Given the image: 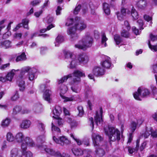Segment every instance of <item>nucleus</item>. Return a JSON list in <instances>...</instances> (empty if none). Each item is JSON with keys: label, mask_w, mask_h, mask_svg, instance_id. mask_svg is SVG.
<instances>
[{"label": "nucleus", "mask_w": 157, "mask_h": 157, "mask_svg": "<svg viewBox=\"0 0 157 157\" xmlns=\"http://www.w3.org/2000/svg\"><path fill=\"white\" fill-rule=\"evenodd\" d=\"M103 9L105 14L107 15H109L110 13V10L109 5L106 3H104L103 4Z\"/></svg>", "instance_id": "obj_30"}, {"label": "nucleus", "mask_w": 157, "mask_h": 157, "mask_svg": "<svg viewBox=\"0 0 157 157\" xmlns=\"http://www.w3.org/2000/svg\"><path fill=\"white\" fill-rule=\"evenodd\" d=\"M142 97L143 98L149 95L150 93V92L147 89H144L143 90H142Z\"/></svg>", "instance_id": "obj_50"}, {"label": "nucleus", "mask_w": 157, "mask_h": 157, "mask_svg": "<svg viewBox=\"0 0 157 157\" xmlns=\"http://www.w3.org/2000/svg\"><path fill=\"white\" fill-rule=\"evenodd\" d=\"M151 89L152 90V92L153 95H155L157 94V89L155 86H152L151 87Z\"/></svg>", "instance_id": "obj_62"}, {"label": "nucleus", "mask_w": 157, "mask_h": 157, "mask_svg": "<svg viewBox=\"0 0 157 157\" xmlns=\"http://www.w3.org/2000/svg\"><path fill=\"white\" fill-rule=\"evenodd\" d=\"M103 113L102 108L101 107L100 108V116L98 112V111L96 112V114L94 117V118L95 123L97 125H98V124H100L103 121Z\"/></svg>", "instance_id": "obj_10"}, {"label": "nucleus", "mask_w": 157, "mask_h": 157, "mask_svg": "<svg viewBox=\"0 0 157 157\" xmlns=\"http://www.w3.org/2000/svg\"><path fill=\"white\" fill-rule=\"evenodd\" d=\"M63 53L64 56L66 58H70L72 59L73 57H75V56L72 52H71L69 51H64Z\"/></svg>", "instance_id": "obj_37"}, {"label": "nucleus", "mask_w": 157, "mask_h": 157, "mask_svg": "<svg viewBox=\"0 0 157 157\" xmlns=\"http://www.w3.org/2000/svg\"><path fill=\"white\" fill-rule=\"evenodd\" d=\"M21 110L22 107L21 106L19 105H16L13 109L12 113L14 115H16L19 113Z\"/></svg>", "instance_id": "obj_27"}, {"label": "nucleus", "mask_w": 157, "mask_h": 157, "mask_svg": "<svg viewBox=\"0 0 157 157\" xmlns=\"http://www.w3.org/2000/svg\"><path fill=\"white\" fill-rule=\"evenodd\" d=\"M49 90H46L44 92L43 97L44 100L50 103V94L49 93Z\"/></svg>", "instance_id": "obj_34"}, {"label": "nucleus", "mask_w": 157, "mask_h": 157, "mask_svg": "<svg viewBox=\"0 0 157 157\" xmlns=\"http://www.w3.org/2000/svg\"><path fill=\"white\" fill-rule=\"evenodd\" d=\"M149 48L151 50L156 52L157 51V45H152L150 43V40L148 41V43Z\"/></svg>", "instance_id": "obj_47"}, {"label": "nucleus", "mask_w": 157, "mask_h": 157, "mask_svg": "<svg viewBox=\"0 0 157 157\" xmlns=\"http://www.w3.org/2000/svg\"><path fill=\"white\" fill-rule=\"evenodd\" d=\"M141 121V123L140 124H141L143 123V122L141 121V120H139L137 121V123H136L134 121H132L130 124L131 128V131L132 133H133L135 131V130L136 129L137 125L139 123V121Z\"/></svg>", "instance_id": "obj_32"}, {"label": "nucleus", "mask_w": 157, "mask_h": 157, "mask_svg": "<svg viewBox=\"0 0 157 157\" xmlns=\"http://www.w3.org/2000/svg\"><path fill=\"white\" fill-rule=\"evenodd\" d=\"M121 36L122 37L128 38L129 37L130 34L129 31L123 29L121 33Z\"/></svg>", "instance_id": "obj_36"}, {"label": "nucleus", "mask_w": 157, "mask_h": 157, "mask_svg": "<svg viewBox=\"0 0 157 157\" xmlns=\"http://www.w3.org/2000/svg\"><path fill=\"white\" fill-rule=\"evenodd\" d=\"M70 136L76 142L77 144L78 145L80 146L82 144V141L79 139L75 137L73 134H71Z\"/></svg>", "instance_id": "obj_40"}, {"label": "nucleus", "mask_w": 157, "mask_h": 157, "mask_svg": "<svg viewBox=\"0 0 157 157\" xmlns=\"http://www.w3.org/2000/svg\"><path fill=\"white\" fill-rule=\"evenodd\" d=\"M15 70L12 69L9 73H8L6 76V79L9 81H11L12 80L13 77L15 75L14 72Z\"/></svg>", "instance_id": "obj_31"}, {"label": "nucleus", "mask_w": 157, "mask_h": 157, "mask_svg": "<svg viewBox=\"0 0 157 157\" xmlns=\"http://www.w3.org/2000/svg\"><path fill=\"white\" fill-rule=\"evenodd\" d=\"M137 23L138 24L140 28L139 29L140 30H142L144 29V28L143 27V26L144 25V23L143 21L141 19H139L137 21Z\"/></svg>", "instance_id": "obj_51"}, {"label": "nucleus", "mask_w": 157, "mask_h": 157, "mask_svg": "<svg viewBox=\"0 0 157 157\" xmlns=\"http://www.w3.org/2000/svg\"><path fill=\"white\" fill-rule=\"evenodd\" d=\"M29 72L28 76L29 79L32 81L36 79L37 76L36 75V70L35 68H31L29 67H25L24 70H22L21 72V75H24L25 72Z\"/></svg>", "instance_id": "obj_5"}, {"label": "nucleus", "mask_w": 157, "mask_h": 157, "mask_svg": "<svg viewBox=\"0 0 157 157\" xmlns=\"http://www.w3.org/2000/svg\"><path fill=\"white\" fill-rule=\"evenodd\" d=\"M102 67L106 69H109L111 65V61L109 59L105 60L101 63Z\"/></svg>", "instance_id": "obj_21"}, {"label": "nucleus", "mask_w": 157, "mask_h": 157, "mask_svg": "<svg viewBox=\"0 0 157 157\" xmlns=\"http://www.w3.org/2000/svg\"><path fill=\"white\" fill-rule=\"evenodd\" d=\"M146 0H139L136 3V6L138 9L144 10L147 6Z\"/></svg>", "instance_id": "obj_12"}, {"label": "nucleus", "mask_w": 157, "mask_h": 157, "mask_svg": "<svg viewBox=\"0 0 157 157\" xmlns=\"http://www.w3.org/2000/svg\"><path fill=\"white\" fill-rule=\"evenodd\" d=\"M29 20L27 18H25L22 19L21 23L24 28L26 29L27 30L29 29Z\"/></svg>", "instance_id": "obj_28"}, {"label": "nucleus", "mask_w": 157, "mask_h": 157, "mask_svg": "<svg viewBox=\"0 0 157 157\" xmlns=\"http://www.w3.org/2000/svg\"><path fill=\"white\" fill-rule=\"evenodd\" d=\"M131 15L134 19L136 20L138 19L139 16L138 14L137 11L133 7H132L131 11Z\"/></svg>", "instance_id": "obj_35"}, {"label": "nucleus", "mask_w": 157, "mask_h": 157, "mask_svg": "<svg viewBox=\"0 0 157 157\" xmlns=\"http://www.w3.org/2000/svg\"><path fill=\"white\" fill-rule=\"evenodd\" d=\"M127 148L128 149V153L130 154H132L134 152L137 153L139 150V149L136 148V147L134 148L132 147L128 146Z\"/></svg>", "instance_id": "obj_39"}, {"label": "nucleus", "mask_w": 157, "mask_h": 157, "mask_svg": "<svg viewBox=\"0 0 157 157\" xmlns=\"http://www.w3.org/2000/svg\"><path fill=\"white\" fill-rule=\"evenodd\" d=\"M53 112L54 115L53 116V117L55 119H58L59 117L62 113L61 107L59 105L56 106L55 107V109L53 110Z\"/></svg>", "instance_id": "obj_14"}, {"label": "nucleus", "mask_w": 157, "mask_h": 157, "mask_svg": "<svg viewBox=\"0 0 157 157\" xmlns=\"http://www.w3.org/2000/svg\"><path fill=\"white\" fill-rule=\"evenodd\" d=\"M75 47L76 48H77L79 49H82L83 50H85L86 48L83 44H82V45H81L79 44H75Z\"/></svg>", "instance_id": "obj_55"}, {"label": "nucleus", "mask_w": 157, "mask_h": 157, "mask_svg": "<svg viewBox=\"0 0 157 157\" xmlns=\"http://www.w3.org/2000/svg\"><path fill=\"white\" fill-rule=\"evenodd\" d=\"M74 83V82L72 83V86L71 87V89L72 90L73 92L76 93H78V86L76 84L75 85V83Z\"/></svg>", "instance_id": "obj_45"}, {"label": "nucleus", "mask_w": 157, "mask_h": 157, "mask_svg": "<svg viewBox=\"0 0 157 157\" xmlns=\"http://www.w3.org/2000/svg\"><path fill=\"white\" fill-rule=\"evenodd\" d=\"M31 124V122L29 120H24L22 121V123L20 124L21 128L24 129H27L29 128Z\"/></svg>", "instance_id": "obj_20"}, {"label": "nucleus", "mask_w": 157, "mask_h": 157, "mask_svg": "<svg viewBox=\"0 0 157 157\" xmlns=\"http://www.w3.org/2000/svg\"><path fill=\"white\" fill-rule=\"evenodd\" d=\"M77 64V62L76 59H72L70 63V68H75Z\"/></svg>", "instance_id": "obj_43"}, {"label": "nucleus", "mask_w": 157, "mask_h": 157, "mask_svg": "<svg viewBox=\"0 0 157 157\" xmlns=\"http://www.w3.org/2000/svg\"><path fill=\"white\" fill-rule=\"evenodd\" d=\"M11 42L9 40H5L1 41L0 40V48H4L5 49L11 47Z\"/></svg>", "instance_id": "obj_17"}, {"label": "nucleus", "mask_w": 157, "mask_h": 157, "mask_svg": "<svg viewBox=\"0 0 157 157\" xmlns=\"http://www.w3.org/2000/svg\"><path fill=\"white\" fill-rule=\"evenodd\" d=\"M74 77L76 78L73 79V81L74 83H78L81 81V77H85V75L84 73L79 70H75L73 72Z\"/></svg>", "instance_id": "obj_9"}, {"label": "nucleus", "mask_w": 157, "mask_h": 157, "mask_svg": "<svg viewBox=\"0 0 157 157\" xmlns=\"http://www.w3.org/2000/svg\"><path fill=\"white\" fill-rule=\"evenodd\" d=\"M10 64V63H9L2 64L0 67V69L2 70H4L6 68L9 67Z\"/></svg>", "instance_id": "obj_52"}, {"label": "nucleus", "mask_w": 157, "mask_h": 157, "mask_svg": "<svg viewBox=\"0 0 157 157\" xmlns=\"http://www.w3.org/2000/svg\"><path fill=\"white\" fill-rule=\"evenodd\" d=\"M27 59L26 55L25 52H23L20 55L18 56L16 59V61L18 62L21 61H25Z\"/></svg>", "instance_id": "obj_29"}, {"label": "nucleus", "mask_w": 157, "mask_h": 157, "mask_svg": "<svg viewBox=\"0 0 157 157\" xmlns=\"http://www.w3.org/2000/svg\"><path fill=\"white\" fill-rule=\"evenodd\" d=\"M64 40L63 37L61 36H58L56 38V41L58 43H61Z\"/></svg>", "instance_id": "obj_54"}, {"label": "nucleus", "mask_w": 157, "mask_h": 157, "mask_svg": "<svg viewBox=\"0 0 157 157\" xmlns=\"http://www.w3.org/2000/svg\"><path fill=\"white\" fill-rule=\"evenodd\" d=\"M22 76L19 77L17 81V83L18 84V86L19 87V90L20 91H23L25 88V82L22 79Z\"/></svg>", "instance_id": "obj_16"}, {"label": "nucleus", "mask_w": 157, "mask_h": 157, "mask_svg": "<svg viewBox=\"0 0 157 157\" xmlns=\"http://www.w3.org/2000/svg\"><path fill=\"white\" fill-rule=\"evenodd\" d=\"M67 121L70 124L71 128L76 127L78 125V122L76 121L72 120L70 117H67Z\"/></svg>", "instance_id": "obj_23"}, {"label": "nucleus", "mask_w": 157, "mask_h": 157, "mask_svg": "<svg viewBox=\"0 0 157 157\" xmlns=\"http://www.w3.org/2000/svg\"><path fill=\"white\" fill-rule=\"evenodd\" d=\"M27 145L25 143H24L23 142H22L21 145V152L22 155H25V152H26V150L27 149Z\"/></svg>", "instance_id": "obj_44"}, {"label": "nucleus", "mask_w": 157, "mask_h": 157, "mask_svg": "<svg viewBox=\"0 0 157 157\" xmlns=\"http://www.w3.org/2000/svg\"><path fill=\"white\" fill-rule=\"evenodd\" d=\"M108 40L107 38H106L105 35V33H103L102 35V39H101V44L105 43L104 46L106 47V41Z\"/></svg>", "instance_id": "obj_49"}, {"label": "nucleus", "mask_w": 157, "mask_h": 157, "mask_svg": "<svg viewBox=\"0 0 157 157\" xmlns=\"http://www.w3.org/2000/svg\"><path fill=\"white\" fill-rule=\"evenodd\" d=\"M38 126L41 131H43L45 129L44 125L42 123H39Z\"/></svg>", "instance_id": "obj_61"}, {"label": "nucleus", "mask_w": 157, "mask_h": 157, "mask_svg": "<svg viewBox=\"0 0 157 157\" xmlns=\"http://www.w3.org/2000/svg\"><path fill=\"white\" fill-rule=\"evenodd\" d=\"M104 130L105 134L108 136L110 142L120 140V132L117 129L113 127H109L108 130L104 128Z\"/></svg>", "instance_id": "obj_2"}, {"label": "nucleus", "mask_w": 157, "mask_h": 157, "mask_svg": "<svg viewBox=\"0 0 157 157\" xmlns=\"http://www.w3.org/2000/svg\"><path fill=\"white\" fill-rule=\"evenodd\" d=\"M52 131H56L59 133L61 132L60 129L59 128L54 125L53 123H52Z\"/></svg>", "instance_id": "obj_53"}, {"label": "nucleus", "mask_w": 157, "mask_h": 157, "mask_svg": "<svg viewBox=\"0 0 157 157\" xmlns=\"http://www.w3.org/2000/svg\"><path fill=\"white\" fill-rule=\"evenodd\" d=\"M93 41V38L90 35H86L82 40V44L84 45L86 48L91 47Z\"/></svg>", "instance_id": "obj_6"}, {"label": "nucleus", "mask_w": 157, "mask_h": 157, "mask_svg": "<svg viewBox=\"0 0 157 157\" xmlns=\"http://www.w3.org/2000/svg\"><path fill=\"white\" fill-rule=\"evenodd\" d=\"M19 98V96L18 93L17 92L11 98V100L13 101H16Z\"/></svg>", "instance_id": "obj_63"}, {"label": "nucleus", "mask_w": 157, "mask_h": 157, "mask_svg": "<svg viewBox=\"0 0 157 157\" xmlns=\"http://www.w3.org/2000/svg\"><path fill=\"white\" fill-rule=\"evenodd\" d=\"M24 136L22 132H18L15 136V140L18 143H22L23 142Z\"/></svg>", "instance_id": "obj_25"}, {"label": "nucleus", "mask_w": 157, "mask_h": 157, "mask_svg": "<svg viewBox=\"0 0 157 157\" xmlns=\"http://www.w3.org/2000/svg\"><path fill=\"white\" fill-rule=\"evenodd\" d=\"M114 40L117 45H119L122 41V39L118 34H115L114 36Z\"/></svg>", "instance_id": "obj_33"}, {"label": "nucleus", "mask_w": 157, "mask_h": 157, "mask_svg": "<svg viewBox=\"0 0 157 157\" xmlns=\"http://www.w3.org/2000/svg\"><path fill=\"white\" fill-rule=\"evenodd\" d=\"M10 120L8 118H6L4 120L2 121L1 125L3 127H5L8 126L10 122Z\"/></svg>", "instance_id": "obj_42"}, {"label": "nucleus", "mask_w": 157, "mask_h": 157, "mask_svg": "<svg viewBox=\"0 0 157 157\" xmlns=\"http://www.w3.org/2000/svg\"><path fill=\"white\" fill-rule=\"evenodd\" d=\"M71 77L72 75L70 74L64 76L60 79L58 81V85H60L61 84H62L61 86L59 88V89L61 92V93L60 94V95L61 98L64 100V102L73 101L74 99V96H72L70 97H68L63 96L61 94V93L63 94L65 93L68 90L67 86L65 85L62 84L64 82L66 81L69 78H71Z\"/></svg>", "instance_id": "obj_1"}, {"label": "nucleus", "mask_w": 157, "mask_h": 157, "mask_svg": "<svg viewBox=\"0 0 157 157\" xmlns=\"http://www.w3.org/2000/svg\"><path fill=\"white\" fill-rule=\"evenodd\" d=\"M79 17H76L75 18V21L72 18H68L67 22L65 24V25L69 26L75 23V26L77 30L82 31L86 29V24L83 21H80Z\"/></svg>", "instance_id": "obj_3"}, {"label": "nucleus", "mask_w": 157, "mask_h": 157, "mask_svg": "<svg viewBox=\"0 0 157 157\" xmlns=\"http://www.w3.org/2000/svg\"><path fill=\"white\" fill-rule=\"evenodd\" d=\"M71 143V141L66 138L65 136L59 137V144L62 146L67 145Z\"/></svg>", "instance_id": "obj_15"}, {"label": "nucleus", "mask_w": 157, "mask_h": 157, "mask_svg": "<svg viewBox=\"0 0 157 157\" xmlns=\"http://www.w3.org/2000/svg\"><path fill=\"white\" fill-rule=\"evenodd\" d=\"M105 72V70L99 66L94 67L92 70L93 74L96 77H99L104 75Z\"/></svg>", "instance_id": "obj_8"}, {"label": "nucleus", "mask_w": 157, "mask_h": 157, "mask_svg": "<svg viewBox=\"0 0 157 157\" xmlns=\"http://www.w3.org/2000/svg\"><path fill=\"white\" fill-rule=\"evenodd\" d=\"M7 140L9 142H12L14 140V137L10 132H8L6 135Z\"/></svg>", "instance_id": "obj_41"}, {"label": "nucleus", "mask_w": 157, "mask_h": 157, "mask_svg": "<svg viewBox=\"0 0 157 157\" xmlns=\"http://www.w3.org/2000/svg\"><path fill=\"white\" fill-rule=\"evenodd\" d=\"M76 30H77L75 26L69 27L67 30L68 34L69 35L71 38L73 40H75L78 37V34L76 33Z\"/></svg>", "instance_id": "obj_11"}, {"label": "nucleus", "mask_w": 157, "mask_h": 157, "mask_svg": "<svg viewBox=\"0 0 157 157\" xmlns=\"http://www.w3.org/2000/svg\"><path fill=\"white\" fill-rule=\"evenodd\" d=\"M116 14L118 19L121 21H123L124 19V17L125 16L123 15L119 11L117 12Z\"/></svg>", "instance_id": "obj_46"}, {"label": "nucleus", "mask_w": 157, "mask_h": 157, "mask_svg": "<svg viewBox=\"0 0 157 157\" xmlns=\"http://www.w3.org/2000/svg\"><path fill=\"white\" fill-rule=\"evenodd\" d=\"M142 93V90L139 87L137 91L135 92L133 94V96L134 98L136 100L138 101H141L142 100L140 98V96L141 95Z\"/></svg>", "instance_id": "obj_19"}, {"label": "nucleus", "mask_w": 157, "mask_h": 157, "mask_svg": "<svg viewBox=\"0 0 157 157\" xmlns=\"http://www.w3.org/2000/svg\"><path fill=\"white\" fill-rule=\"evenodd\" d=\"M144 19L147 22H149L150 21H152V17L145 14L144 16Z\"/></svg>", "instance_id": "obj_57"}, {"label": "nucleus", "mask_w": 157, "mask_h": 157, "mask_svg": "<svg viewBox=\"0 0 157 157\" xmlns=\"http://www.w3.org/2000/svg\"><path fill=\"white\" fill-rule=\"evenodd\" d=\"M96 148L95 151L96 155L99 157H102L105 154V151L102 148H97L98 147L96 146Z\"/></svg>", "instance_id": "obj_26"}, {"label": "nucleus", "mask_w": 157, "mask_h": 157, "mask_svg": "<svg viewBox=\"0 0 157 157\" xmlns=\"http://www.w3.org/2000/svg\"><path fill=\"white\" fill-rule=\"evenodd\" d=\"M132 30L133 32L136 34L137 35L139 34V29L136 28L135 26H133L132 28Z\"/></svg>", "instance_id": "obj_60"}, {"label": "nucleus", "mask_w": 157, "mask_h": 157, "mask_svg": "<svg viewBox=\"0 0 157 157\" xmlns=\"http://www.w3.org/2000/svg\"><path fill=\"white\" fill-rule=\"evenodd\" d=\"M146 145V142H144L142 144L141 146L140 147V151H142L144 150L145 148Z\"/></svg>", "instance_id": "obj_59"}, {"label": "nucleus", "mask_w": 157, "mask_h": 157, "mask_svg": "<svg viewBox=\"0 0 157 157\" xmlns=\"http://www.w3.org/2000/svg\"><path fill=\"white\" fill-rule=\"evenodd\" d=\"M81 7V5L80 4H78L77 6L74 10L73 11L74 14L75 15L77 14L80 10Z\"/></svg>", "instance_id": "obj_48"}, {"label": "nucleus", "mask_w": 157, "mask_h": 157, "mask_svg": "<svg viewBox=\"0 0 157 157\" xmlns=\"http://www.w3.org/2000/svg\"><path fill=\"white\" fill-rule=\"evenodd\" d=\"M77 109L78 111V115L80 117H82L84 113L83 107L80 105L78 106L77 107Z\"/></svg>", "instance_id": "obj_38"}, {"label": "nucleus", "mask_w": 157, "mask_h": 157, "mask_svg": "<svg viewBox=\"0 0 157 157\" xmlns=\"http://www.w3.org/2000/svg\"><path fill=\"white\" fill-rule=\"evenodd\" d=\"M25 143L28 146L30 147H34L35 145L34 142L33 140L29 137H26L24 140Z\"/></svg>", "instance_id": "obj_24"}, {"label": "nucleus", "mask_w": 157, "mask_h": 157, "mask_svg": "<svg viewBox=\"0 0 157 157\" xmlns=\"http://www.w3.org/2000/svg\"><path fill=\"white\" fill-rule=\"evenodd\" d=\"M71 151L75 156H81L83 155V150L79 148H73L72 149Z\"/></svg>", "instance_id": "obj_18"}, {"label": "nucleus", "mask_w": 157, "mask_h": 157, "mask_svg": "<svg viewBox=\"0 0 157 157\" xmlns=\"http://www.w3.org/2000/svg\"><path fill=\"white\" fill-rule=\"evenodd\" d=\"M37 141L41 144L37 145L38 148L40 149H44L46 152L51 155H54L56 157H62L61 154L58 151L55 152L53 149L48 147H45L46 146L43 144L44 143V139L41 136L37 138Z\"/></svg>", "instance_id": "obj_4"}, {"label": "nucleus", "mask_w": 157, "mask_h": 157, "mask_svg": "<svg viewBox=\"0 0 157 157\" xmlns=\"http://www.w3.org/2000/svg\"><path fill=\"white\" fill-rule=\"evenodd\" d=\"M92 137L94 146L95 147L99 146L100 143L103 140V138L98 133H92Z\"/></svg>", "instance_id": "obj_7"}, {"label": "nucleus", "mask_w": 157, "mask_h": 157, "mask_svg": "<svg viewBox=\"0 0 157 157\" xmlns=\"http://www.w3.org/2000/svg\"><path fill=\"white\" fill-rule=\"evenodd\" d=\"M40 2L37 0H34L30 2V4L33 6H34L38 5Z\"/></svg>", "instance_id": "obj_56"}, {"label": "nucleus", "mask_w": 157, "mask_h": 157, "mask_svg": "<svg viewBox=\"0 0 157 157\" xmlns=\"http://www.w3.org/2000/svg\"><path fill=\"white\" fill-rule=\"evenodd\" d=\"M151 136L154 138L157 137V130L153 131H152L151 130Z\"/></svg>", "instance_id": "obj_64"}, {"label": "nucleus", "mask_w": 157, "mask_h": 157, "mask_svg": "<svg viewBox=\"0 0 157 157\" xmlns=\"http://www.w3.org/2000/svg\"><path fill=\"white\" fill-rule=\"evenodd\" d=\"M11 157H22V155L19 154V151L16 148L13 149L10 152Z\"/></svg>", "instance_id": "obj_22"}, {"label": "nucleus", "mask_w": 157, "mask_h": 157, "mask_svg": "<svg viewBox=\"0 0 157 157\" xmlns=\"http://www.w3.org/2000/svg\"><path fill=\"white\" fill-rule=\"evenodd\" d=\"M78 59L79 63H86L88 61V57L85 53H82L78 55Z\"/></svg>", "instance_id": "obj_13"}, {"label": "nucleus", "mask_w": 157, "mask_h": 157, "mask_svg": "<svg viewBox=\"0 0 157 157\" xmlns=\"http://www.w3.org/2000/svg\"><path fill=\"white\" fill-rule=\"evenodd\" d=\"M124 25L126 26L127 29L128 31H129L131 29V27L128 21L126 20L124 21Z\"/></svg>", "instance_id": "obj_58"}]
</instances>
